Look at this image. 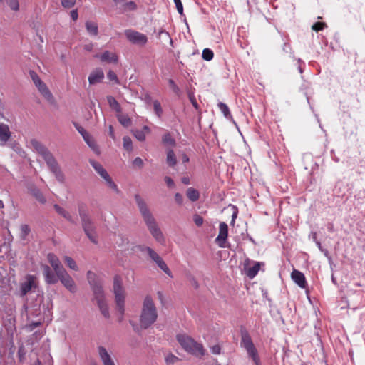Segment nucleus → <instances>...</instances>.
<instances>
[{
  "mask_svg": "<svg viewBox=\"0 0 365 365\" xmlns=\"http://www.w3.org/2000/svg\"><path fill=\"white\" fill-rule=\"evenodd\" d=\"M134 199L141 217L150 233L158 243L164 245L165 242V237L160 229L155 218L150 210L147 202L139 194H135L134 195Z\"/></svg>",
  "mask_w": 365,
  "mask_h": 365,
  "instance_id": "f257e3e1",
  "label": "nucleus"
},
{
  "mask_svg": "<svg viewBox=\"0 0 365 365\" xmlns=\"http://www.w3.org/2000/svg\"><path fill=\"white\" fill-rule=\"evenodd\" d=\"M30 143L32 148L42 156L49 170L55 175L56 180L60 182H63L65 180L64 175L53 154L44 145L36 139H31Z\"/></svg>",
  "mask_w": 365,
  "mask_h": 365,
  "instance_id": "f03ea898",
  "label": "nucleus"
},
{
  "mask_svg": "<svg viewBox=\"0 0 365 365\" xmlns=\"http://www.w3.org/2000/svg\"><path fill=\"white\" fill-rule=\"evenodd\" d=\"M78 212L81 219L82 229L87 237L93 244L97 245V233L96 227L92 220L87 205L85 203L80 202L78 204Z\"/></svg>",
  "mask_w": 365,
  "mask_h": 365,
  "instance_id": "7ed1b4c3",
  "label": "nucleus"
},
{
  "mask_svg": "<svg viewBox=\"0 0 365 365\" xmlns=\"http://www.w3.org/2000/svg\"><path fill=\"white\" fill-rule=\"evenodd\" d=\"M158 319V311L153 298L147 295L143 300L140 315V324L146 329L153 324Z\"/></svg>",
  "mask_w": 365,
  "mask_h": 365,
  "instance_id": "20e7f679",
  "label": "nucleus"
},
{
  "mask_svg": "<svg viewBox=\"0 0 365 365\" xmlns=\"http://www.w3.org/2000/svg\"><path fill=\"white\" fill-rule=\"evenodd\" d=\"M176 339L186 352L197 357L205 356V349L202 344L198 343L190 336L185 334H179L176 336Z\"/></svg>",
  "mask_w": 365,
  "mask_h": 365,
  "instance_id": "39448f33",
  "label": "nucleus"
},
{
  "mask_svg": "<svg viewBox=\"0 0 365 365\" xmlns=\"http://www.w3.org/2000/svg\"><path fill=\"white\" fill-rule=\"evenodd\" d=\"M113 293L117 309L120 314L123 315L125 312V291L122 286L121 279L118 276H115L113 279Z\"/></svg>",
  "mask_w": 365,
  "mask_h": 365,
  "instance_id": "423d86ee",
  "label": "nucleus"
},
{
  "mask_svg": "<svg viewBox=\"0 0 365 365\" xmlns=\"http://www.w3.org/2000/svg\"><path fill=\"white\" fill-rule=\"evenodd\" d=\"M241 346L246 349L249 357L252 358L255 365H260L257 351L254 346L250 336L246 331H242L241 334Z\"/></svg>",
  "mask_w": 365,
  "mask_h": 365,
  "instance_id": "0eeeda50",
  "label": "nucleus"
},
{
  "mask_svg": "<svg viewBox=\"0 0 365 365\" xmlns=\"http://www.w3.org/2000/svg\"><path fill=\"white\" fill-rule=\"evenodd\" d=\"M87 278L96 302L106 300L101 283L96 279V275L91 271L87 272Z\"/></svg>",
  "mask_w": 365,
  "mask_h": 365,
  "instance_id": "6e6552de",
  "label": "nucleus"
},
{
  "mask_svg": "<svg viewBox=\"0 0 365 365\" xmlns=\"http://www.w3.org/2000/svg\"><path fill=\"white\" fill-rule=\"evenodd\" d=\"M139 250L143 252H146L150 259L156 263L158 267L162 269L166 274L172 277V274L164 260L151 247L148 246H140Z\"/></svg>",
  "mask_w": 365,
  "mask_h": 365,
  "instance_id": "1a4fd4ad",
  "label": "nucleus"
},
{
  "mask_svg": "<svg viewBox=\"0 0 365 365\" xmlns=\"http://www.w3.org/2000/svg\"><path fill=\"white\" fill-rule=\"evenodd\" d=\"M29 76L39 92L44 96L46 99L51 101L53 99V96L48 88L47 86L41 80L38 75L35 71H30Z\"/></svg>",
  "mask_w": 365,
  "mask_h": 365,
  "instance_id": "9d476101",
  "label": "nucleus"
},
{
  "mask_svg": "<svg viewBox=\"0 0 365 365\" xmlns=\"http://www.w3.org/2000/svg\"><path fill=\"white\" fill-rule=\"evenodd\" d=\"M38 287V281L36 276L27 274L25 281L20 284V296L24 297L29 292L35 291Z\"/></svg>",
  "mask_w": 365,
  "mask_h": 365,
  "instance_id": "9b49d317",
  "label": "nucleus"
},
{
  "mask_svg": "<svg viewBox=\"0 0 365 365\" xmlns=\"http://www.w3.org/2000/svg\"><path fill=\"white\" fill-rule=\"evenodd\" d=\"M125 35L128 41L135 45L143 46L148 42V37L145 34L133 29H126Z\"/></svg>",
  "mask_w": 365,
  "mask_h": 365,
  "instance_id": "f8f14e48",
  "label": "nucleus"
},
{
  "mask_svg": "<svg viewBox=\"0 0 365 365\" xmlns=\"http://www.w3.org/2000/svg\"><path fill=\"white\" fill-rule=\"evenodd\" d=\"M58 279L63 284V285L71 293H75L77 291V287L74 280L68 274L65 269L57 275Z\"/></svg>",
  "mask_w": 365,
  "mask_h": 365,
  "instance_id": "ddd939ff",
  "label": "nucleus"
},
{
  "mask_svg": "<svg viewBox=\"0 0 365 365\" xmlns=\"http://www.w3.org/2000/svg\"><path fill=\"white\" fill-rule=\"evenodd\" d=\"M227 236L228 226L225 222H222L219 225V234L215 239V242L220 247L225 248L228 247L226 245Z\"/></svg>",
  "mask_w": 365,
  "mask_h": 365,
  "instance_id": "4468645a",
  "label": "nucleus"
},
{
  "mask_svg": "<svg viewBox=\"0 0 365 365\" xmlns=\"http://www.w3.org/2000/svg\"><path fill=\"white\" fill-rule=\"evenodd\" d=\"M41 267L45 282L47 284H55L58 282V278L55 271L53 272L48 265L42 264Z\"/></svg>",
  "mask_w": 365,
  "mask_h": 365,
  "instance_id": "2eb2a0df",
  "label": "nucleus"
},
{
  "mask_svg": "<svg viewBox=\"0 0 365 365\" xmlns=\"http://www.w3.org/2000/svg\"><path fill=\"white\" fill-rule=\"evenodd\" d=\"M47 259L48 262L51 264L53 270L55 271L56 275H58L61 272L65 270L60 260L58 259L57 256L53 253H48L47 255Z\"/></svg>",
  "mask_w": 365,
  "mask_h": 365,
  "instance_id": "dca6fc26",
  "label": "nucleus"
},
{
  "mask_svg": "<svg viewBox=\"0 0 365 365\" xmlns=\"http://www.w3.org/2000/svg\"><path fill=\"white\" fill-rule=\"evenodd\" d=\"M292 279L301 288H306L307 283L304 274L299 270L294 269L291 273Z\"/></svg>",
  "mask_w": 365,
  "mask_h": 365,
  "instance_id": "f3484780",
  "label": "nucleus"
},
{
  "mask_svg": "<svg viewBox=\"0 0 365 365\" xmlns=\"http://www.w3.org/2000/svg\"><path fill=\"white\" fill-rule=\"evenodd\" d=\"M94 57L99 58L101 62L108 63H116L118 60V56L115 53L110 52L109 51H105L102 54H96Z\"/></svg>",
  "mask_w": 365,
  "mask_h": 365,
  "instance_id": "a211bd4d",
  "label": "nucleus"
},
{
  "mask_svg": "<svg viewBox=\"0 0 365 365\" xmlns=\"http://www.w3.org/2000/svg\"><path fill=\"white\" fill-rule=\"evenodd\" d=\"M28 191L40 203L45 204L46 202V199L42 192L35 185H29L28 186Z\"/></svg>",
  "mask_w": 365,
  "mask_h": 365,
  "instance_id": "6ab92c4d",
  "label": "nucleus"
},
{
  "mask_svg": "<svg viewBox=\"0 0 365 365\" xmlns=\"http://www.w3.org/2000/svg\"><path fill=\"white\" fill-rule=\"evenodd\" d=\"M104 78V73L100 68H96L88 76V82L91 85L100 83Z\"/></svg>",
  "mask_w": 365,
  "mask_h": 365,
  "instance_id": "aec40b11",
  "label": "nucleus"
},
{
  "mask_svg": "<svg viewBox=\"0 0 365 365\" xmlns=\"http://www.w3.org/2000/svg\"><path fill=\"white\" fill-rule=\"evenodd\" d=\"M98 354L103 365H115L106 349L102 346L98 347Z\"/></svg>",
  "mask_w": 365,
  "mask_h": 365,
  "instance_id": "412c9836",
  "label": "nucleus"
},
{
  "mask_svg": "<svg viewBox=\"0 0 365 365\" xmlns=\"http://www.w3.org/2000/svg\"><path fill=\"white\" fill-rule=\"evenodd\" d=\"M9 128L4 123L0 124V145H4L11 138Z\"/></svg>",
  "mask_w": 365,
  "mask_h": 365,
  "instance_id": "4be33fe9",
  "label": "nucleus"
},
{
  "mask_svg": "<svg viewBox=\"0 0 365 365\" xmlns=\"http://www.w3.org/2000/svg\"><path fill=\"white\" fill-rule=\"evenodd\" d=\"M249 262L250 260L247 259L246 262L245 263V274L250 279H253L257 274L259 270L260 263L255 262L252 267H248Z\"/></svg>",
  "mask_w": 365,
  "mask_h": 365,
  "instance_id": "5701e85b",
  "label": "nucleus"
},
{
  "mask_svg": "<svg viewBox=\"0 0 365 365\" xmlns=\"http://www.w3.org/2000/svg\"><path fill=\"white\" fill-rule=\"evenodd\" d=\"M89 163L91 165L93 168V169L96 170V172L102 178H103L104 177H108V172L104 169V168L102 166L101 163L94 160H89Z\"/></svg>",
  "mask_w": 365,
  "mask_h": 365,
  "instance_id": "b1692460",
  "label": "nucleus"
},
{
  "mask_svg": "<svg viewBox=\"0 0 365 365\" xmlns=\"http://www.w3.org/2000/svg\"><path fill=\"white\" fill-rule=\"evenodd\" d=\"M96 304H97L102 315L105 318L109 319L110 317V314L109 308H108L106 301V300L100 301L98 302H96Z\"/></svg>",
  "mask_w": 365,
  "mask_h": 365,
  "instance_id": "393cba45",
  "label": "nucleus"
},
{
  "mask_svg": "<svg viewBox=\"0 0 365 365\" xmlns=\"http://www.w3.org/2000/svg\"><path fill=\"white\" fill-rule=\"evenodd\" d=\"M150 130L148 126L145 125L143 126L142 130H133V135L134 136L139 140V141H144L145 140V133H150Z\"/></svg>",
  "mask_w": 365,
  "mask_h": 365,
  "instance_id": "a878e982",
  "label": "nucleus"
},
{
  "mask_svg": "<svg viewBox=\"0 0 365 365\" xmlns=\"http://www.w3.org/2000/svg\"><path fill=\"white\" fill-rule=\"evenodd\" d=\"M166 163L170 167H174L177 164L176 156L173 149L167 150Z\"/></svg>",
  "mask_w": 365,
  "mask_h": 365,
  "instance_id": "bb28decb",
  "label": "nucleus"
},
{
  "mask_svg": "<svg viewBox=\"0 0 365 365\" xmlns=\"http://www.w3.org/2000/svg\"><path fill=\"white\" fill-rule=\"evenodd\" d=\"M158 38L163 44L168 42L171 46L173 45V40L169 33L165 30H160L158 32Z\"/></svg>",
  "mask_w": 365,
  "mask_h": 365,
  "instance_id": "cd10ccee",
  "label": "nucleus"
},
{
  "mask_svg": "<svg viewBox=\"0 0 365 365\" xmlns=\"http://www.w3.org/2000/svg\"><path fill=\"white\" fill-rule=\"evenodd\" d=\"M186 195L189 198V200L192 202H196L199 200L200 193L199 192L193 188L189 187L186 191Z\"/></svg>",
  "mask_w": 365,
  "mask_h": 365,
  "instance_id": "c85d7f7f",
  "label": "nucleus"
},
{
  "mask_svg": "<svg viewBox=\"0 0 365 365\" xmlns=\"http://www.w3.org/2000/svg\"><path fill=\"white\" fill-rule=\"evenodd\" d=\"M162 142L165 145L175 147L176 145L175 140L172 137L170 133H166L162 136Z\"/></svg>",
  "mask_w": 365,
  "mask_h": 365,
  "instance_id": "c756f323",
  "label": "nucleus"
},
{
  "mask_svg": "<svg viewBox=\"0 0 365 365\" xmlns=\"http://www.w3.org/2000/svg\"><path fill=\"white\" fill-rule=\"evenodd\" d=\"M107 101L110 107L115 110L117 113H120L121 111L120 106L114 97L111 96H107Z\"/></svg>",
  "mask_w": 365,
  "mask_h": 365,
  "instance_id": "7c9ffc66",
  "label": "nucleus"
},
{
  "mask_svg": "<svg viewBox=\"0 0 365 365\" xmlns=\"http://www.w3.org/2000/svg\"><path fill=\"white\" fill-rule=\"evenodd\" d=\"M86 28L87 31L93 36H96L98 34V26L96 23L92 21H86Z\"/></svg>",
  "mask_w": 365,
  "mask_h": 365,
  "instance_id": "2f4dec72",
  "label": "nucleus"
},
{
  "mask_svg": "<svg viewBox=\"0 0 365 365\" xmlns=\"http://www.w3.org/2000/svg\"><path fill=\"white\" fill-rule=\"evenodd\" d=\"M117 118L120 123L125 128H128L132 124L131 119L126 115L118 114Z\"/></svg>",
  "mask_w": 365,
  "mask_h": 365,
  "instance_id": "473e14b6",
  "label": "nucleus"
},
{
  "mask_svg": "<svg viewBox=\"0 0 365 365\" xmlns=\"http://www.w3.org/2000/svg\"><path fill=\"white\" fill-rule=\"evenodd\" d=\"M217 106L226 118H227V119L232 118V115L230 112V109L225 103H224L222 102H219L217 104Z\"/></svg>",
  "mask_w": 365,
  "mask_h": 365,
  "instance_id": "72a5a7b5",
  "label": "nucleus"
},
{
  "mask_svg": "<svg viewBox=\"0 0 365 365\" xmlns=\"http://www.w3.org/2000/svg\"><path fill=\"white\" fill-rule=\"evenodd\" d=\"M103 179L105 180L107 185L110 189H112L116 193H119L120 191H119V189H118L117 185L113 181V180L110 178V176L109 175V174L108 175V177H104Z\"/></svg>",
  "mask_w": 365,
  "mask_h": 365,
  "instance_id": "f704fd0d",
  "label": "nucleus"
},
{
  "mask_svg": "<svg viewBox=\"0 0 365 365\" xmlns=\"http://www.w3.org/2000/svg\"><path fill=\"white\" fill-rule=\"evenodd\" d=\"M85 142L97 155L100 154L99 148L91 136L86 139Z\"/></svg>",
  "mask_w": 365,
  "mask_h": 365,
  "instance_id": "c9c22d12",
  "label": "nucleus"
},
{
  "mask_svg": "<svg viewBox=\"0 0 365 365\" xmlns=\"http://www.w3.org/2000/svg\"><path fill=\"white\" fill-rule=\"evenodd\" d=\"M165 360L167 365H173L178 361L180 359L174 354L169 353L165 356Z\"/></svg>",
  "mask_w": 365,
  "mask_h": 365,
  "instance_id": "e433bc0d",
  "label": "nucleus"
},
{
  "mask_svg": "<svg viewBox=\"0 0 365 365\" xmlns=\"http://www.w3.org/2000/svg\"><path fill=\"white\" fill-rule=\"evenodd\" d=\"M64 261L70 269L75 271H77L78 269L76 262L71 257L66 256L64 257Z\"/></svg>",
  "mask_w": 365,
  "mask_h": 365,
  "instance_id": "4c0bfd02",
  "label": "nucleus"
},
{
  "mask_svg": "<svg viewBox=\"0 0 365 365\" xmlns=\"http://www.w3.org/2000/svg\"><path fill=\"white\" fill-rule=\"evenodd\" d=\"M213 51L210 48H205L202 51V57L205 61H211L213 58Z\"/></svg>",
  "mask_w": 365,
  "mask_h": 365,
  "instance_id": "58836bf2",
  "label": "nucleus"
},
{
  "mask_svg": "<svg viewBox=\"0 0 365 365\" xmlns=\"http://www.w3.org/2000/svg\"><path fill=\"white\" fill-rule=\"evenodd\" d=\"M153 108H154L155 114L158 117H160L163 113V109H162L160 103L158 100H155L153 101Z\"/></svg>",
  "mask_w": 365,
  "mask_h": 365,
  "instance_id": "ea45409f",
  "label": "nucleus"
},
{
  "mask_svg": "<svg viewBox=\"0 0 365 365\" xmlns=\"http://www.w3.org/2000/svg\"><path fill=\"white\" fill-rule=\"evenodd\" d=\"M21 230V238L25 240L26 236L30 232V228L27 225H21L20 227Z\"/></svg>",
  "mask_w": 365,
  "mask_h": 365,
  "instance_id": "a19ab883",
  "label": "nucleus"
},
{
  "mask_svg": "<svg viewBox=\"0 0 365 365\" xmlns=\"http://www.w3.org/2000/svg\"><path fill=\"white\" fill-rule=\"evenodd\" d=\"M52 307H53L52 300L50 297H48L46 302H43L42 304V308L43 309V312L45 313L46 311L49 312L51 311V309H52Z\"/></svg>",
  "mask_w": 365,
  "mask_h": 365,
  "instance_id": "79ce46f5",
  "label": "nucleus"
},
{
  "mask_svg": "<svg viewBox=\"0 0 365 365\" xmlns=\"http://www.w3.org/2000/svg\"><path fill=\"white\" fill-rule=\"evenodd\" d=\"M123 140L124 148L126 150L130 151L133 148L131 139L128 136H125V137H123Z\"/></svg>",
  "mask_w": 365,
  "mask_h": 365,
  "instance_id": "37998d69",
  "label": "nucleus"
},
{
  "mask_svg": "<svg viewBox=\"0 0 365 365\" xmlns=\"http://www.w3.org/2000/svg\"><path fill=\"white\" fill-rule=\"evenodd\" d=\"M6 3L11 9L16 11L19 9V4L18 0H6Z\"/></svg>",
  "mask_w": 365,
  "mask_h": 365,
  "instance_id": "c03bdc74",
  "label": "nucleus"
},
{
  "mask_svg": "<svg viewBox=\"0 0 365 365\" xmlns=\"http://www.w3.org/2000/svg\"><path fill=\"white\" fill-rule=\"evenodd\" d=\"M26 354V349H25L24 346L23 344H21L19 347V350H18V357H19V359L20 361H24V359H25Z\"/></svg>",
  "mask_w": 365,
  "mask_h": 365,
  "instance_id": "a18cd8bd",
  "label": "nucleus"
},
{
  "mask_svg": "<svg viewBox=\"0 0 365 365\" xmlns=\"http://www.w3.org/2000/svg\"><path fill=\"white\" fill-rule=\"evenodd\" d=\"M136 9H137V5H136V4L134 1H128V2H126L123 5V10L124 11H127V10L134 11Z\"/></svg>",
  "mask_w": 365,
  "mask_h": 365,
  "instance_id": "49530a36",
  "label": "nucleus"
},
{
  "mask_svg": "<svg viewBox=\"0 0 365 365\" xmlns=\"http://www.w3.org/2000/svg\"><path fill=\"white\" fill-rule=\"evenodd\" d=\"M107 78L110 81H114L115 83L116 84H119V80H118V78L117 76V75L111 70H110L108 73H107Z\"/></svg>",
  "mask_w": 365,
  "mask_h": 365,
  "instance_id": "de8ad7c7",
  "label": "nucleus"
},
{
  "mask_svg": "<svg viewBox=\"0 0 365 365\" xmlns=\"http://www.w3.org/2000/svg\"><path fill=\"white\" fill-rule=\"evenodd\" d=\"M76 0H61V4L64 8L70 9L76 4Z\"/></svg>",
  "mask_w": 365,
  "mask_h": 365,
  "instance_id": "09e8293b",
  "label": "nucleus"
},
{
  "mask_svg": "<svg viewBox=\"0 0 365 365\" xmlns=\"http://www.w3.org/2000/svg\"><path fill=\"white\" fill-rule=\"evenodd\" d=\"M326 26V24L323 22H317L314 24L312 26V30L315 31H319L323 30V29Z\"/></svg>",
  "mask_w": 365,
  "mask_h": 365,
  "instance_id": "8fccbe9b",
  "label": "nucleus"
},
{
  "mask_svg": "<svg viewBox=\"0 0 365 365\" xmlns=\"http://www.w3.org/2000/svg\"><path fill=\"white\" fill-rule=\"evenodd\" d=\"M193 221L197 227H200L202 225L204 220L198 214H195L193 215Z\"/></svg>",
  "mask_w": 365,
  "mask_h": 365,
  "instance_id": "3c124183",
  "label": "nucleus"
},
{
  "mask_svg": "<svg viewBox=\"0 0 365 365\" xmlns=\"http://www.w3.org/2000/svg\"><path fill=\"white\" fill-rule=\"evenodd\" d=\"M168 83H169L171 89L173 90V91L175 93L178 94L180 93L179 87L176 85V83H175V81L173 79H169Z\"/></svg>",
  "mask_w": 365,
  "mask_h": 365,
  "instance_id": "603ef678",
  "label": "nucleus"
},
{
  "mask_svg": "<svg viewBox=\"0 0 365 365\" xmlns=\"http://www.w3.org/2000/svg\"><path fill=\"white\" fill-rule=\"evenodd\" d=\"M175 4V6H176V9L178 11V13L180 14V15H182L183 14V6H182V4L181 2V0H173Z\"/></svg>",
  "mask_w": 365,
  "mask_h": 365,
  "instance_id": "864d4df0",
  "label": "nucleus"
},
{
  "mask_svg": "<svg viewBox=\"0 0 365 365\" xmlns=\"http://www.w3.org/2000/svg\"><path fill=\"white\" fill-rule=\"evenodd\" d=\"M174 198H175L176 203H178L180 205H182L184 198H183V196L180 193H179V192L175 193Z\"/></svg>",
  "mask_w": 365,
  "mask_h": 365,
  "instance_id": "5fc2aeb1",
  "label": "nucleus"
},
{
  "mask_svg": "<svg viewBox=\"0 0 365 365\" xmlns=\"http://www.w3.org/2000/svg\"><path fill=\"white\" fill-rule=\"evenodd\" d=\"M62 217H63L65 219H66L71 223L74 224V225L76 224V222L73 220V217L68 211H66Z\"/></svg>",
  "mask_w": 365,
  "mask_h": 365,
  "instance_id": "6e6d98bb",
  "label": "nucleus"
},
{
  "mask_svg": "<svg viewBox=\"0 0 365 365\" xmlns=\"http://www.w3.org/2000/svg\"><path fill=\"white\" fill-rule=\"evenodd\" d=\"M56 212L61 215V216H63L65 212H66V210H65L63 207H61V206H59L57 204H55L54 206H53Z\"/></svg>",
  "mask_w": 365,
  "mask_h": 365,
  "instance_id": "4d7b16f0",
  "label": "nucleus"
},
{
  "mask_svg": "<svg viewBox=\"0 0 365 365\" xmlns=\"http://www.w3.org/2000/svg\"><path fill=\"white\" fill-rule=\"evenodd\" d=\"M164 180L166 182L168 187H173L175 186V182L170 177H168V176L165 177Z\"/></svg>",
  "mask_w": 365,
  "mask_h": 365,
  "instance_id": "13d9d810",
  "label": "nucleus"
},
{
  "mask_svg": "<svg viewBox=\"0 0 365 365\" xmlns=\"http://www.w3.org/2000/svg\"><path fill=\"white\" fill-rule=\"evenodd\" d=\"M41 324V322H33L29 324L28 328L30 331H33L35 328L39 327Z\"/></svg>",
  "mask_w": 365,
  "mask_h": 365,
  "instance_id": "bf43d9fd",
  "label": "nucleus"
},
{
  "mask_svg": "<svg viewBox=\"0 0 365 365\" xmlns=\"http://www.w3.org/2000/svg\"><path fill=\"white\" fill-rule=\"evenodd\" d=\"M221 348L219 345H214L211 347V351L213 354H220Z\"/></svg>",
  "mask_w": 365,
  "mask_h": 365,
  "instance_id": "052dcab7",
  "label": "nucleus"
},
{
  "mask_svg": "<svg viewBox=\"0 0 365 365\" xmlns=\"http://www.w3.org/2000/svg\"><path fill=\"white\" fill-rule=\"evenodd\" d=\"M133 164L135 165H138L139 167H141L143 165V160L140 158L137 157L133 160Z\"/></svg>",
  "mask_w": 365,
  "mask_h": 365,
  "instance_id": "680f3d73",
  "label": "nucleus"
},
{
  "mask_svg": "<svg viewBox=\"0 0 365 365\" xmlns=\"http://www.w3.org/2000/svg\"><path fill=\"white\" fill-rule=\"evenodd\" d=\"M78 14L76 9L72 10L71 11V17L73 21H76L78 19Z\"/></svg>",
  "mask_w": 365,
  "mask_h": 365,
  "instance_id": "e2e57ef3",
  "label": "nucleus"
},
{
  "mask_svg": "<svg viewBox=\"0 0 365 365\" xmlns=\"http://www.w3.org/2000/svg\"><path fill=\"white\" fill-rule=\"evenodd\" d=\"M190 100L192 104V106L196 108V109H198V104L197 103V101L195 99V98L193 96H190Z\"/></svg>",
  "mask_w": 365,
  "mask_h": 365,
  "instance_id": "0e129e2a",
  "label": "nucleus"
},
{
  "mask_svg": "<svg viewBox=\"0 0 365 365\" xmlns=\"http://www.w3.org/2000/svg\"><path fill=\"white\" fill-rule=\"evenodd\" d=\"M74 126L80 134H82L86 130L83 127H81V125H79L77 123H74Z\"/></svg>",
  "mask_w": 365,
  "mask_h": 365,
  "instance_id": "69168bd1",
  "label": "nucleus"
},
{
  "mask_svg": "<svg viewBox=\"0 0 365 365\" xmlns=\"http://www.w3.org/2000/svg\"><path fill=\"white\" fill-rule=\"evenodd\" d=\"M190 160L189 159V157L185 154V153H183L182 155V161L183 163H188Z\"/></svg>",
  "mask_w": 365,
  "mask_h": 365,
  "instance_id": "338daca9",
  "label": "nucleus"
},
{
  "mask_svg": "<svg viewBox=\"0 0 365 365\" xmlns=\"http://www.w3.org/2000/svg\"><path fill=\"white\" fill-rule=\"evenodd\" d=\"M181 180H182V182L185 185H189L190 182V178L188 177H183V178H182Z\"/></svg>",
  "mask_w": 365,
  "mask_h": 365,
  "instance_id": "774afa93",
  "label": "nucleus"
}]
</instances>
